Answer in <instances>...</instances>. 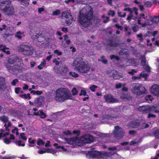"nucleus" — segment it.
<instances>
[{"label": "nucleus", "mask_w": 159, "mask_h": 159, "mask_svg": "<svg viewBox=\"0 0 159 159\" xmlns=\"http://www.w3.org/2000/svg\"><path fill=\"white\" fill-rule=\"evenodd\" d=\"M5 79L2 77H0V90L5 87Z\"/></svg>", "instance_id": "24"}, {"label": "nucleus", "mask_w": 159, "mask_h": 159, "mask_svg": "<svg viewBox=\"0 0 159 159\" xmlns=\"http://www.w3.org/2000/svg\"><path fill=\"white\" fill-rule=\"evenodd\" d=\"M102 17L104 18L103 22L104 23H107L108 21L109 18L108 17H105L104 15H103Z\"/></svg>", "instance_id": "64"}, {"label": "nucleus", "mask_w": 159, "mask_h": 159, "mask_svg": "<svg viewBox=\"0 0 159 159\" xmlns=\"http://www.w3.org/2000/svg\"><path fill=\"white\" fill-rule=\"evenodd\" d=\"M125 84H122L120 83H118L117 84L116 86V87L117 89H119L122 86H124Z\"/></svg>", "instance_id": "59"}, {"label": "nucleus", "mask_w": 159, "mask_h": 159, "mask_svg": "<svg viewBox=\"0 0 159 159\" xmlns=\"http://www.w3.org/2000/svg\"><path fill=\"white\" fill-rule=\"evenodd\" d=\"M110 58L111 60H113V59H115L116 60H119V57L114 55L111 56L110 57Z\"/></svg>", "instance_id": "62"}, {"label": "nucleus", "mask_w": 159, "mask_h": 159, "mask_svg": "<svg viewBox=\"0 0 159 159\" xmlns=\"http://www.w3.org/2000/svg\"><path fill=\"white\" fill-rule=\"evenodd\" d=\"M0 10L5 15L8 16H12L15 15L14 7L10 4L5 6L4 7L0 6Z\"/></svg>", "instance_id": "8"}, {"label": "nucleus", "mask_w": 159, "mask_h": 159, "mask_svg": "<svg viewBox=\"0 0 159 159\" xmlns=\"http://www.w3.org/2000/svg\"><path fill=\"white\" fill-rule=\"evenodd\" d=\"M145 64L146 61L144 57H143L141 61L142 65L144 66V68L146 70V71L148 72H149L150 70V68L148 66L145 65Z\"/></svg>", "instance_id": "21"}, {"label": "nucleus", "mask_w": 159, "mask_h": 159, "mask_svg": "<svg viewBox=\"0 0 159 159\" xmlns=\"http://www.w3.org/2000/svg\"><path fill=\"white\" fill-rule=\"evenodd\" d=\"M18 82V80L17 79H15L12 80L11 84L12 85L15 86Z\"/></svg>", "instance_id": "60"}, {"label": "nucleus", "mask_w": 159, "mask_h": 159, "mask_svg": "<svg viewBox=\"0 0 159 159\" xmlns=\"http://www.w3.org/2000/svg\"><path fill=\"white\" fill-rule=\"evenodd\" d=\"M159 22V17L156 16L154 17L152 20H146L144 24L142 25V27H144L146 25H152L155 27L154 25L157 24Z\"/></svg>", "instance_id": "12"}, {"label": "nucleus", "mask_w": 159, "mask_h": 159, "mask_svg": "<svg viewBox=\"0 0 159 159\" xmlns=\"http://www.w3.org/2000/svg\"><path fill=\"white\" fill-rule=\"evenodd\" d=\"M36 38L38 42V45H41L43 44H46L47 41L45 37L43 36L42 34H37L36 36Z\"/></svg>", "instance_id": "14"}, {"label": "nucleus", "mask_w": 159, "mask_h": 159, "mask_svg": "<svg viewBox=\"0 0 159 159\" xmlns=\"http://www.w3.org/2000/svg\"><path fill=\"white\" fill-rule=\"evenodd\" d=\"M157 107L156 105L149 106L148 105L143 106L139 108V110L145 112H150L154 111L156 113H159V110H156Z\"/></svg>", "instance_id": "11"}, {"label": "nucleus", "mask_w": 159, "mask_h": 159, "mask_svg": "<svg viewBox=\"0 0 159 159\" xmlns=\"http://www.w3.org/2000/svg\"><path fill=\"white\" fill-rule=\"evenodd\" d=\"M17 58L16 57H14L13 58H9L8 60V62H5V66L8 69V71L12 73L15 74L16 72V69L15 67L10 65L13 64L15 62H16V59Z\"/></svg>", "instance_id": "9"}, {"label": "nucleus", "mask_w": 159, "mask_h": 159, "mask_svg": "<svg viewBox=\"0 0 159 159\" xmlns=\"http://www.w3.org/2000/svg\"><path fill=\"white\" fill-rule=\"evenodd\" d=\"M18 50L26 55H31L34 52V50L31 47L26 45H21L18 48Z\"/></svg>", "instance_id": "7"}, {"label": "nucleus", "mask_w": 159, "mask_h": 159, "mask_svg": "<svg viewBox=\"0 0 159 159\" xmlns=\"http://www.w3.org/2000/svg\"><path fill=\"white\" fill-rule=\"evenodd\" d=\"M68 70L67 67L66 66H64L61 69V71L60 73L62 75H65L68 72Z\"/></svg>", "instance_id": "28"}, {"label": "nucleus", "mask_w": 159, "mask_h": 159, "mask_svg": "<svg viewBox=\"0 0 159 159\" xmlns=\"http://www.w3.org/2000/svg\"><path fill=\"white\" fill-rule=\"evenodd\" d=\"M92 16V8L89 5H87L80 11L79 22L81 26L86 28L91 23Z\"/></svg>", "instance_id": "2"}, {"label": "nucleus", "mask_w": 159, "mask_h": 159, "mask_svg": "<svg viewBox=\"0 0 159 159\" xmlns=\"http://www.w3.org/2000/svg\"><path fill=\"white\" fill-rule=\"evenodd\" d=\"M20 136L21 139L24 141H26L27 138L26 136H25V134L24 133H21L20 134Z\"/></svg>", "instance_id": "46"}, {"label": "nucleus", "mask_w": 159, "mask_h": 159, "mask_svg": "<svg viewBox=\"0 0 159 159\" xmlns=\"http://www.w3.org/2000/svg\"><path fill=\"white\" fill-rule=\"evenodd\" d=\"M56 101L62 102L65 100L72 99V96L70 91L64 88L58 89L56 91L55 98Z\"/></svg>", "instance_id": "5"}, {"label": "nucleus", "mask_w": 159, "mask_h": 159, "mask_svg": "<svg viewBox=\"0 0 159 159\" xmlns=\"http://www.w3.org/2000/svg\"><path fill=\"white\" fill-rule=\"evenodd\" d=\"M53 146L56 147V148L59 149V151L62 152H66V153H68V152L67 151V149L64 147L59 146L56 143H54Z\"/></svg>", "instance_id": "19"}, {"label": "nucleus", "mask_w": 159, "mask_h": 159, "mask_svg": "<svg viewBox=\"0 0 159 159\" xmlns=\"http://www.w3.org/2000/svg\"><path fill=\"white\" fill-rule=\"evenodd\" d=\"M2 159H16V157L14 156H5Z\"/></svg>", "instance_id": "52"}, {"label": "nucleus", "mask_w": 159, "mask_h": 159, "mask_svg": "<svg viewBox=\"0 0 159 159\" xmlns=\"http://www.w3.org/2000/svg\"><path fill=\"white\" fill-rule=\"evenodd\" d=\"M104 98L106 101L108 102L114 103L118 102L117 99L114 98L111 95H106L104 96Z\"/></svg>", "instance_id": "17"}, {"label": "nucleus", "mask_w": 159, "mask_h": 159, "mask_svg": "<svg viewBox=\"0 0 159 159\" xmlns=\"http://www.w3.org/2000/svg\"><path fill=\"white\" fill-rule=\"evenodd\" d=\"M11 125V123L10 122H6L5 123L4 126L5 127L6 130L9 131L10 130V128Z\"/></svg>", "instance_id": "34"}, {"label": "nucleus", "mask_w": 159, "mask_h": 159, "mask_svg": "<svg viewBox=\"0 0 159 159\" xmlns=\"http://www.w3.org/2000/svg\"><path fill=\"white\" fill-rule=\"evenodd\" d=\"M128 62L130 63L133 65H134V66L137 64L138 61L137 60L135 59H130L128 60Z\"/></svg>", "instance_id": "41"}, {"label": "nucleus", "mask_w": 159, "mask_h": 159, "mask_svg": "<svg viewBox=\"0 0 159 159\" xmlns=\"http://www.w3.org/2000/svg\"><path fill=\"white\" fill-rule=\"evenodd\" d=\"M115 137L117 139L122 138L124 135V130L119 126H116L113 131Z\"/></svg>", "instance_id": "10"}, {"label": "nucleus", "mask_w": 159, "mask_h": 159, "mask_svg": "<svg viewBox=\"0 0 159 159\" xmlns=\"http://www.w3.org/2000/svg\"><path fill=\"white\" fill-rule=\"evenodd\" d=\"M147 16H145V15L144 14H141L140 15V17L139 18H136V20L137 19L138 22L139 24L141 25H142H142L140 22L141 21V19L142 18H143L144 19H145L146 18Z\"/></svg>", "instance_id": "30"}, {"label": "nucleus", "mask_w": 159, "mask_h": 159, "mask_svg": "<svg viewBox=\"0 0 159 159\" xmlns=\"http://www.w3.org/2000/svg\"><path fill=\"white\" fill-rule=\"evenodd\" d=\"M9 134V133L7 132L6 133H4V130L2 129H0V139L2 138L5 137L6 136Z\"/></svg>", "instance_id": "31"}, {"label": "nucleus", "mask_w": 159, "mask_h": 159, "mask_svg": "<svg viewBox=\"0 0 159 159\" xmlns=\"http://www.w3.org/2000/svg\"><path fill=\"white\" fill-rule=\"evenodd\" d=\"M43 99L42 98H40L37 99L36 101H37V103L40 106L42 104L43 102Z\"/></svg>", "instance_id": "40"}, {"label": "nucleus", "mask_w": 159, "mask_h": 159, "mask_svg": "<svg viewBox=\"0 0 159 159\" xmlns=\"http://www.w3.org/2000/svg\"><path fill=\"white\" fill-rule=\"evenodd\" d=\"M72 95L73 96L75 95L78 94V91L74 87L71 90Z\"/></svg>", "instance_id": "43"}, {"label": "nucleus", "mask_w": 159, "mask_h": 159, "mask_svg": "<svg viewBox=\"0 0 159 159\" xmlns=\"http://www.w3.org/2000/svg\"><path fill=\"white\" fill-rule=\"evenodd\" d=\"M61 12V11L58 9H57L52 12V15L54 16L58 15H59Z\"/></svg>", "instance_id": "48"}, {"label": "nucleus", "mask_w": 159, "mask_h": 159, "mask_svg": "<svg viewBox=\"0 0 159 159\" xmlns=\"http://www.w3.org/2000/svg\"><path fill=\"white\" fill-rule=\"evenodd\" d=\"M141 140L140 138L137 139H136L132 141L129 143V144L131 145H134L135 144H138Z\"/></svg>", "instance_id": "29"}, {"label": "nucleus", "mask_w": 159, "mask_h": 159, "mask_svg": "<svg viewBox=\"0 0 159 159\" xmlns=\"http://www.w3.org/2000/svg\"><path fill=\"white\" fill-rule=\"evenodd\" d=\"M153 98L152 97L151 95H149L145 97V99L146 100L149 102H151L153 100Z\"/></svg>", "instance_id": "44"}, {"label": "nucleus", "mask_w": 159, "mask_h": 159, "mask_svg": "<svg viewBox=\"0 0 159 159\" xmlns=\"http://www.w3.org/2000/svg\"><path fill=\"white\" fill-rule=\"evenodd\" d=\"M6 109L0 105V113H4L6 112Z\"/></svg>", "instance_id": "51"}, {"label": "nucleus", "mask_w": 159, "mask_h": 159, "mask_svg": "<svg viewBox=\"0 0 159 159\" xmlns=\"http://www.w3.org/2000/svg\"><path fill=\"white\" fill-rule=\"evenodd\" d=\"M69 74L70 76L74 78H76L79 77V75L75 72H70Z\"/></svg>", "instance_id": "42"}, {"label": "nucleus", "mask_w": 159, "mask_h": 159, "mask_svg": "<svg viewBox=\"0 0 159 159\" xmlns=\"http://www.w3.org/2000/svg\"><path fill=\"white\" fill-rule=\"evenodd\" d=\"M18 129L17 128L15 127L12 130V133H15L16 135H18Z\"/></svg>", "instance_id": "47"}, {"label": "nucleus", "mask_w": 159, "mask_h": 159, "mask_svg": "<svg viewBox=\"0 0 159 159\" xmlns=\"http://www.w3.org/2000/svg\"><path fill=\"white\" fill-rule=\"evenodd\" d=\"M14 143L16 145L19 146L24 147L25 145V142L21 140L16 141Z\"/></svg>", "instance_id": "26"}, {"label": "nucleus", "mask_w": 159, "mask_h": 159, "mask_svg": "<svg viewBox=\"0 0 159 159\" xmlns=\"http://www.w3.org/2000/svg\"><path fill=\"white\" fill-rule=\"evenodd\" d=\"M21 4L24 5H27L29 4L30 0H18Z\"/></svg>", "instance_id": "37"}, {"label": "nucleus", "mask_w": 159, "mask_h": 159, "mask_svg": "<svg viewBox=\"0 0 159 159\" xmlns=\"http://www.w3.org/2000/svg\"><path fill=\"white\" fill-rule=\"evenodd\" d=\"M20 96L22 98H24L25 99H30L31 98L30 95L29 93H27V94H24L23 95H20Z\"/></svg>", "instance_id": "38"}, {"label": "nucleus", "mask_w": 159, "mask_h": 159, "mask_svg": "<svg viewBox=\"0 0 159 159\" xmlns=\"http://www.w3.org/2000/svg\"><path fill=\"white\" fill-rule=\"evenodd\" d=\"M116 73L115 75H113V78L115 79H118L122 78V75L120 74H118L117 72H116Z\"/></svg>", "instance_id": "36"}, {"label": "nucleus", "mask_w": 159, "mask_h": 159, "mask_svg": "<svg viewBox=\"0 0 159 159\" xmlns=\"http://www.w3.org/2000/svg\"><path fill=\"white\" fill-rule=\"evenodd\" d=\"M37 144L39 146L43 145L44 144V142L40 139H38L37 141Z\"/></svg>", "instance_id": "39"}, {"label": "nucleus", "mask_w": 159, "mask_h": 159, "mask_svg": "<svg viewBox=\"0 0 159 159\" xmlns=\"http://www.w3.org/2000/svg\"><path fill=\"white\" fill-rule=\"evenodd\" d=\"M74 68L82 74H87L90 71V67L88 62L82 58H76L73 61Z\"/></svg>", "instance_id": "4"}, {"label": "nucleus", "mask_w": 159, "mask_h": 159, "mask_svg": "<svg viewBox=\"0 0 159 159\" xmlns=\"http://www.w3.org/2000/svg\"><path fill=\"white\" fill-rule=\"evenodd\" d=\"M97 88V86L95 85H93L90 87V89L93 92L95 91V89Z\"/></svg>", "instance_id": "50"}, {"label": "nucleus", "mask_w": 159, "mask_h": 159, "mask_svg": "<svg viewBox=\"0 0 159 159\" xmlns=\"http://www.w3.org/2000/svg\"><path fill=\"white\" fill-rule=\"evenodd\" d=\"M128 10L130 12V14L127 17V19L128 20H130L132 17V10L130 8H125L124 9V11H125Z\"/></svg>", "instance_id": "32"}, {"label": "nucleus", "mask_w": 159, "mask_h": 159, "mask_svg": "<svg viewBox=\"0 0 159 159\" xmlns=\"http://www.w3.org/2000/svg\"><path fill=\"white\" fill-rule=\"evenodd\" d=\"M46 61L45 59H43V61L40 62V65L38 66V68L39 70H41L43 67L45 66Z\"/></svg>", "instance_id": "27"}, {"label": "nucleus", "mask_w": 159, "mask_h": 159, "mask_svg": "<svg viewBox=\"0 0 159 159\" xmlns=\"http://www.w3.org/2000/svg\"><path fill=\"white\" fill-rule=\"evenodd\" d=\"M145 5L147 7H150L152 5L151 2L149 1H145L144 2Z\"/></svg>", "instance_id": "45"}, {"label": "nucleus", "mask_w": 159, "mask_h": 159, "mask_svg": "<svg viewBox=\"0 0 159 159\" xmlns=\"http://www.w3.org/2000/svg\"><path fill=\"white\" fill-rule=\"evenodd\" d=\"M8 48H6L5 46L2 45H0V50L6 53L7 54H9L10 53V52L8 50Z\"/></svg>", "instance_id": "22"}, {"label": "nucleus", "mask_w": 159, "mask_h": 159, "mask_svg": "<svg viewBox=\"0 0 159 159\" xmlns=\"http://www.w3.org/2000/svg\"><path fill=\"white\" fill-rule=\"evenodd\" d=\"M33 110L34 111L33 113L34 115H39L40 116V117L42 118H44L46 117V114L42 111V110H40L39 111H37L38 110L36 108H34Z\"/></svg>", "instance_id": "18"}, {"label": "nucleus", "mask_w": 159, "mask_h": 159, "mask_svg": "<svg viewBox=\"0 0 159 159\" xmlns=\"http://www.w3.org/2000/svg\"><path fill=\"white\" fill-rule=\"evenodd\" d=\"M111 151L108 152H100L98 151L89 152L87 154V157L89 159H117L119 156L114 152L116 149L115 147L108 148Z\"/></svg>", "instance_id": "1"}, {"label": "nucleus", "mask_w": 159, "mask_h": 159, "mask_svg": "<svg viewBox=\"0 0 159 159\" xmlns=\"http://www.w3.org/2000/svg\"><path fill=\"white\" fill-rule=\"evenodd\" d=\"M138 120H136L135 121H134L133 123L130 124V126L133 128H138L139 129H143L147 128L148 127L149 125L147 124L144 123H140L139 125L138 123H139L138 122Z\"/></svg>", "instance_id": "13"}, {"label": "nucleus", "mask_w": 159, "mask_h": 159, "mask_svg": "<svg viewBox=\"0 0 159 159\" xmlns=\"http://www.w3.org/2000/svg\"><path fill=\"white\" fill-rule=\"evenodd\" d=\"M86 94V92L84 90H81V93H80L79 95L80 96L84 95L85 96Z\"/></svg>", "instance_id": "58"}, {"label": "nucleus", "mask_w": 159, "mask_h": 159, "mask_svg": "<svg viewBox=\"0 0 159 159\" xmlns=\"http://www.w3.org/2000/svg\"><path fill=\"white\" fill-rule=\"evenodd\" d=\"M24 36V33L23 32L19 31L17 32L15 34V36L19 39L22 38Z\"/></svg>", "instance_id": "25"}, {"label": "nucleus", "mask_w": 159, "mask_h": 159, "mask_svg": "<svg viewBox=\"0 0 159 159\" xmlns=\"http://www.w3.org/2000/svg\"><path fill=\"white\" fill-rule=\"evenodd\" d=\"M80 132L79 130H75L73 131L72 134L78 135L80 134Z\"/></svg>", "instance_id": "61"}, {"label": "nucleus", "mask_w": 159, "mask_h": 159, "mask_svg": "<svg viewBox=\"0 0 159 159\" xmlns=\"http://www.w3.org/2000/svg\"><path fill=\"white\" fill-rule=\"evenodd\" d=\"M10 0H0V7H4L5 6L11 4Z\"/></svg>", "instance_id": "20"}, {"label": "nucleus", "mask_w": 159, "mask_h": 159, "mask_svg": "<svg viewBox=\"0 0 159 159\" xmlns=\"http://www.w3.org/2000/svg\"><path fill=\"white\" fill-rule=\"evenodd\" d=\"M115 14L114 11L112 10H110L108 12V15L109 16H113Z\"/></svg>", "instance_id": "63"}, {"label": "nucleus", "mask_w": 159, "mask_h": 159, "mask_svg": "<svg viewBox=\"0 0 159 159\" xmlns=\"http://www.w3.org/2000/svg\"><path fill=\"white\" fill-rule=\"evenodd\" d=\"M150 91L154 95H159V86L157 84L152 85Z\"/></svg>", "instance_id": "16"}, {"label": "nucleus", "mask_w": 159, "mask_h": 159, "mask_svg": "<svg viewBox=\"0 0 159 159\" xmlns=\"http://www.w3.org/2000/svg\"><path fill=\"white\" fill-rule=\"evenodd\" d=\"M120 97L122 99H129L128 95L124 93H122L120 95Z\"/></svg>", "instance_id": "49"}, {"label": "nucleus", "mask_w": 159, "mask_h": 159, "mask_svg": "<svg viewBox=\"0 0 159 159\" xmlns=\"http://www.w3.org/2000/svg\"><path fill=\"white\" fill-rule=\"evenodd\" d=\"M65 140L72 147H74L76 146H81L85 143H90L94 141L95 139L93 136L89 134H86L81 137L65 139Z\"/></svg>", "instance_id": "3"}, {"label": "nucleus", "mask_w": 159, "mask_h": 159, "mask_svg": "<svg viewBox=\"0 0 159 159\" xmlns=\"http://www.w3.org/2000/svg\"><path fill=\"white\" fill-rule=\"evenodd\" d=\"M148 74L147 73H145L144 72H142L140 74V76H142L144 78H146Z\"/></svg>", "instance_id": "55"}, {"label": "nucleus", "mask_w": 159, "mask_h": 159, "mask_svg": "<svg viewBox=\"0 0 159 159\" xmlns=\"http://www.w3.org/2000/svg\"><path fill=\"white\" fill-rule=\"evenodd\" d=\"M62 16L66 19V24L68 25H70L72 21V19L70 14L69 12L67 13L66 12L64 11L63 12Z\"/></svg>", "instance_id": "15"}, {"label": "nucleus", "mask_w": 159, "mask_h": 159, "mask_svg": "<svg viewBox=\"0 0 159 159\" xmlns=\"http://www.w3.org/2000/svg\"><path fill=\"white\" fill-rule=\"evenodd\" d=\"M118 16L120 17H124L125 16L126 14L125 12H123V14L122 15L121 12L118 11Z\"/></svg>", "instance_id": "57"}, {"label": "nucleus", "mask_w": 159, "mask_h": 159, "mask_svg": "<svg viewBox=\"0 0 159 159\" xmlns=\"http://www.w3.org/2000/svg\"><path fill=\"white\" fill-rule=\"evenodd\" d=\"M22 92L21 90V88H16L15 89V92L16 93H18L19 92L22 93Z\"/></svg>", "instance_id": "54"}, {"label": "nucleus", "mask_w": 159, "mask_h": 159, "mask_svg": "<svg viewBox=\"0 0 159 159\" xmlns=\"http://www.w3.org/2000/svg\"><path fill=\"white\" fill-rule=\"evenodd\" d=\"M0 120L2 122L5 123L8 121V117L5 115L0 117Z\"/></svg>", "instance_id": "33"}, {"label": "nucleus", "mask_w": 159, "mask_h": 159, "mask_svg": "<svg viewBox=\"0 0 159 159\" xmlns=\"http://www.w3.org/2000/svg\"><path fill=\"white\" fill-rule=\"evenodd\" d=\"M46 152L47 153L55 154L57 152V151L53 149L48 148L46 149Z\"/></svg>", "instance_id": "35"}, {"label": "nucleus", "mask_w": 159, "mask_h": 159, "mask_svg": "<svg viewBox=\"0 0 159 159\" xmlns=\"http://www.w3.org/2000/svg\"><path fill=\"white\" fill-rule=\"evenodd\" d=\"M131 92L137 96L147 93V90L145 88L138 84H133L130 87Z\"/></svg>", "instance_id": "6"}, {"label": "nucleus", "mask_w": 159, "mask_h": 159, "mask_svg": "<svg viewBox=\"0 0 159 159\" xmlns=\"http://www.w3.org/2000/svg\"><path fill=\"white\" fill-rule=\"evenodd\" d=\"M153 134L156 138H159V128H155L152 131Z\"/></svg>", "instance_id": "23"}, {"label": "nucleus", "mask_w": 159, "mask_h": 159, "mask_svg": "<svg viewBox=\"0 0 159 159\" xmlns=\"http://www.w3.org/2000/svg\"><path fill=\"white\" fill-rule=\"evenodd\" d=\"M3 142L6 144H10L11 142L10 140L7 138H5L4 139Z\"/></svg>", "instance_id": "53"}, {"label": "nucleus", "mask_w": 159, "mask_h": 159, "mask_svg": "<svg viewBox=\"0 0 159 159\" xmlns=\"http://www.w3.org/2000/svg\"><path fill=\"white\" fill-rule=\"evenodd\" d=\"M28 142L30 144H34L35 142V140L34 139H32L31 138H30L28 139Z\"/></svg>", "instance_id": "56"}]
</instances>
